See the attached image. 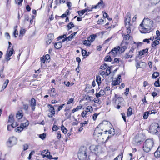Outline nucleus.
Returning a JSON list of instances; mask_svg holds the SVG:
<instances>
[{
	"instance_id": "f3484780",
	"label": "nucleus",
	"mask_w": 160,
	"mask_h": 160,
	"mask_svg": "<svg viewBox=\"0 0 160 160\" xmlns=\"http://www.w3.org/2000/svg\"><path fill=\"white\" fill-rule=\"evenodd\" d=\"M23 116V113L22 110L18 111L17 112L16 117L18 119H21Z\"/></svg>"
},
{
	"instance_id": "c756f323",
	"label": "nucleus",
	"mask_w": 160,
	"mask_h": 160,
	"mask_svg": "<svg viewBox=\"0 0 160 160\" xmlns=\"http://www.w3.org/2000/svg\"><path fill=\"white\" fill-rule=\"evenodd\" d=\"M159 73L158 72H154L152 75V78L156 79L159 76Z\"/></svg>"
},
{
	"instance_id": "e433bc0d",
	"label": "nucleus",
	"mask_w": 160,
	"mask_h": 160,
	"mask_svg": "<svg viewBox=\"0 0 160 160\" xmlns=\"http://www.w3.org/2000/svg\"><path fill=\"white\" fill-rule=\"evenodd\" d=\"M108 132V133L109 134H112L113 135L114 134V129L113 128H111L109 130L107 131L106 130L105 131V133L106 134V132Z\"/></svg>"
},
{
	"instance_id": "39448f33",
	"label": "nucleus",
	"mask_w": 160,
	"mask_h": 160,
	"mask_svg": "<svg viewBox=\"0 0 160 160\" xmlns=\"http://www.w3.org/2000/svg\"><path fill=\"white\" fill-rule=\"evenodd\" d=\"M159 128V124L156 122L152 123L150 126L149 131L152 134H156L158 132Z\"/></svg>"
},
{
	"instance_id": "f03ea898",
	"label": "nucleus",
	"mask_w": 160,
	"mask_h": 160,
	"mask_svg": "<svg viewBox=\"0 0 160 160\" xmlns=\"http://www.w3.org/2000/svg\"><path fill=\"white\" fill-rule=\"evenodd\" d=\"M86 147L81 146L79 150L78 157L80 160H89V156Z\"/></svg>"
},
{
	"instance_id": "09e8293b",
	"label": "nucleus",
	"mask_w": 160,
	"mask_h": 160,
	"mask_svg": "<svg viewBox=\"0 0 160 160\" xmlns=\"http://www.w3.org/2000/svg\"><path fill=\"white\" fill-rule=\"evenodd\" d=\"M29 124V122L28 121H27L26 122H24V123H21L20 125H21V126L23 127V128H25L26 127H27Z\"/></svg>"
},
{
	"instance_id": "e2e57ef3",
	"label": "nucleus",
	"mask_w": 160,
	"mask_h": 160,
	"mask_svg": "<svg viewBox=\"0 0 160 160\" xmlns=\"http://www.w3.org/2000/svg\"><path fill=\"white\" fill-rule=\"evenodd\" d=\"M76 61L78 62V68H79L80 63L81 62V59L79 57H77L76 58Z\"/></svg>"
},
{
	"instance_id": "a878e982",
	"label": "nucleus",
	"mask_w": 160,
	"mask_h": 160,
	"mask_svg": "<svg viewBox=\"0 0 160 160\" xmlns=\"http://www.w3.org/2000/svg\"><path fill=\"white\" fill-rule=\"evenodd\" d=\"M96 37L97 35L96 34L91 35L89 37H88V39L91 42H92L95 40Z\"/></svg>"
},
{
	"instance_id": "de8ad7c7",
	"label": "nucleus",
	"mask_w": 160,
	"mask_h": 160,
	"mask_svg": "<svg viewBox=\"0 0 160 160\" xmlns=\"http://www.w3.org/2000/svg\"><path fill=\"white\" fill-rule=\"evenodd\" d=\"M74 98H70L67 101L66 103L68 105L71 103L73 104L74 102Z\"/></svg>"
},
{
	"instance_id": "13d9d810",
	"label": "nucleus",
	"mask_w": 160,
	"mask_h": 160,
	"mask_svg": "<svg viewBox=\"0 0 160 160\" xmlns=\"http://www.w3.org/2000/svg\"><path fill=\"white\" fill-rule=\"evenodd\" d=\"M65 106V104H61L60 106H58V108L57 109V111L59 112Z\"/></svg>"
},
{
	"instance_id": "79ce46f5",
	"label": "nucleus",
	"mask_w": 160,
	"mask_h": 160,
	"mask_svg": "<svg viewBox=\"0 0 160 160\" xmlns=\"http://www.w3.org/2000/svg\"><path fill=\"white\" fill-rule=\"evenodd\" d=\"M160 77L158 78L157 80L155 82L154 84L155 87H159L160 86Z\"/></svg>"
},
{
	"instance_id": "c03bdc74",
	"label": "nucleus",
	"mask_w": 160,
	"mask_h": 160,
	"mask_svg": "<svg viewBox=\"0 0 160 160\" xmlns=\"http://www.w3.org/2000/svg\"><path fill=\"white\" fill-rule=\"evenodd\" d=\"M156 36H154L153 37L155 38V39H159V40L160 41V32L159 31H156Z\"/></svg>"
},
{
	"instance_id": "680f3d73",
	"label": "nucleus",
	"mask_w": 160,
	"mask_h": 160,
	"mask_svg": "<svg viewBox=\"0 0 160 160\" xmlns=\"http://www.w3.org/2000/svg\"><path fill=\"white\" fill-rule=\"evenodd\" d=\"M108 66L107 65L106 63H104V64L102 65L100 67V68L102 69H105L106 68H107V67Z\"/></svg>"
},
{
	"instance_id": "4be33fe9",
	"label": "nucleus",
	"mask_w": 160,
	"mask_h": 160,
	"mask_svg": "<svg viewBox=\"0 0 160 160\" xmlns=\"http://www.w3.org/2000/svg\"><path fill=\"white\" fill-rule=\"evenodd\" d=\"M132 109V108L131 107H129L128 109L127 112V117H129L133 114Z\"/></svg>"
},
{
	"instance_id": "bf43d9fd",
	"label": "nucleus",
	"mask_w": 160,
	"mask_h": 160,
	"mask_svg": "<svg viewBox=\"0 0 160 160\" xmlns=\"http://www.w3.org/2000/svg\"><path fill=\"white\" fill-rule=\"evenodd\" d=\"M74 27V24L71 22L69 23L67 25V27L68 29H71L72 28H73Z\"/></svg>"
},
{
	"instance_id": "864d4df0",
	"label": "nucleus",
	"mask_w": 160,
	"mask_h": 160,
	"mask_svg": "<svg viewBox=\"0 0 160 160\" xmlns=\"http://www.w3.org/2000/svg\"><path fill=\"white\" fill-rule=\"evenodd\" d=\"M40 61L41 62V64L42 66V65L43 64H44L45 63L46 61H47L45 59L44 57V56L40 58Z\"/></svg>"
},
{
	"instance_id": "8fccbe9b",
	"label": "nucleus",
	"mask_w": 160,
	"mask_h": 160,
	"mask_svg": "<svg viewBox=\"0 0 160 160\" xmlns=\"http://www.w3.org/2000/svg\"><path fill=\"white\" fill-rule=\"evenodd\" d=\"M104 61L106 62H111L112 61L111 57L109 55L106 56L104 58Z\"/></svg>"
},
{
	"instance_id": "4468645a",
	"label": "nucleus",
	"mask_w": 160,
	"mask_h": 160,
	"mask_svg": "<svg viewBox=\"0 0 160 160\" xmlns=\"http://www.w3.org/2000/svg\"><path fill=\"white\" fill-rule=\"evenodd\" d=\"M105 4L103 2L102 0H101V1H100L98 3L95 5H92L91 8L92 9L93 8H104L105 7Z\"/></svg>"
},
{
	"instance_id": "69168bd1",
	"label": "nucleus",
	"mask_w": 160,
	"mask_h": 160,
	"mask_svg": "<svg viewBox=\"0 0 160 160\" xmlns=\"http://www.w3.org/2000/svg\"><path fill=\"white\" fill-rule=\"evenodd\" d=\"M77 18V20L78 21H79V22L81 21H82V17H80V16L77 17V16H75L73 18L75 19V18Z\"/></svg>"
},
{
	"instance_id": "393cba45",
	"label": "nucleus",
	"mask_w": 160,
	"mask_h": 160,
	"mask_svg": "<svg viewBox=\"0 0 160 160\" xmlns=\"http://www.w3.org/2000/svg\"><path fill=\"white\" fill-rule=\"evenodd\" d=\"M18 124H17V122H15V125H12V124H11L10 125H8L7 126V129L8 131H11L12 128H14L16 127V126H18Z\"/></svg>"
},
{
	"instance_id": "6e6552de",
	"label": "nucleus",
	"mask_w": 160,
	"mask_h": 160,
	"mask_svg": "<svg viewBox=\"0 0 160 160\" xmlns=\"http://www.w3.org/2000/svg\"><path fill=\"white\" fill-rule=\"evenodd\" d=\"M131 31H127L126 33L122 32V36L123 37V40L122 41L124 42H128L131 37L130 34L131 33Z\"/></svg>"
},
{
	"instance_id": "c9c22d12",
	"label": "nucleus",
	"mask_w": 160,
	"mask_h": 160,
	"mask_svg": "<svg viewBox=\"0 0 160 160\" xmlns=\"http://www.w3.org/2000/svg\"><path fill=\"white\" fill-rule=\"evenodd\" d=\"M150 110H149L148 111H147L144 113L143 115V118L144 119H147L148 118L149 114H150Z\"/></svg>"
},
{
	"instance_id": "5fc2aeb1",
	"label": "nucleus",
	"mask_w": 160,
	"mask_h": 160,
	"mask_svg": "<svg viewBox=\"0 0 160 160\" xmlns=\"http://www.w3.org/2000/svg\"><path fill=\"white\" fill-rule=\"evenodd\" d=\"M44 57L45 59L47 61H46L47 63L48 62H49L50 61V58L49 54H47L45 55V56H44Z\"/></svg>"
},
{
	"instance_id": "9b49d317",
	"label": "nucleus",
	"mask_w": 160,
	"mask_h": 160,
	"mask_svg": "<svg viewBox=\"0 0 160 160\" xmlns=\"http://www.w3.org/2000/svg\"><path fill=\"white\" fill-rule=\"evenodd\" d=\"M119 50L120 48L119 47H115L112 49L108 53L111 54L112 57H114L117 55L118 52H119Z\"/></svg>"
},
{
	"instance_id": "dca6fc26",
	"label": "nucleus",
	"mask_w": 160,
	"mask_h": 160,
	"mask_svg": "<svg viewBox=\"0 0 160 160\" xmlns=\"http://www.w3.org/2000/svg\"><path fill=\"white\" fill-rule=\"evenodd\" d=\"M64 111L65 112V115L68 118L71 117L72 112L70 111V108L66 107L64 110Z\"/></svg>"
},
{
	"instance_id": "49530a36",
	"label": "nucleus",
	"mask_w": 160,
	"mask_h": 160,
	"mask_svg": "<svg viewBox=\"0 0 160 160\" xmlns=\"http://www.w3.org/2000/svg\"><path fill=\"white\" fill-rule=\"evenodd\" d=\"M120 82L119 80L117 79L112 81V84L113 86H116L119 84Z\"/></svg>"
},
{
	"instance_id": "473e14b6",
	"label": "nucleus",
	"mask_w": 160,
	"mask_h": 160,
	"mask_svg": "<svg viewBox=\"0 0 160 160\" xmlns=\"http://www.w3.org/2000/svg\"><path fill=\"white\" fill-rule=\"evenodd\" d=\"M70 13L69 12V10H67L65 13L62 14L61 16H60L61 18H66L68 15H70Z\"/></svg>"
},
{
	"instance_id": "f257e3e1",
	"label": "nucleus",
	"mask_w": 160,
	"mask_h": 160,
	"mask_svg": "<svg viewBox=\"0 0 160 160\" xmlns=\"http://www.w3.org/2000/svg\"><path fill=\"white\" fill-rule=\"evenodd\" d=\"M153 22L151 19L144 18L139 25V29L151 30L153 27Z\"/></svg>"
},
{
	"instance_id": "2eb2a0df",
	"label": "nucleus",
	"mask_w": 160,
	"mask_h": 160,
	"mask_svg": "<svg viewBox=\"0 0 160 160\" xmlns=\"http://www.w3.org/2000/svg\"><path fill=\"white\" fill-rule=\"evenodd\" d=\"M16 122H15L14 118V116L12 114H10L9 116L8 120V123L12 124V125H15Z\"/></svg>"
},
{
	"instance_id": "f704fd0d",
	"label": "nucleus",
	"mask_w": 160,
	"mask_h": 160,
	"mask_svg": "<svg viewBox=\"0 0 160 160\" xmlns=\"http://www.w3.org/2000/svg\"><path fill=\"white\" fill-rule=\"evenodd\" d=\"M133 56V54H131L129 52L126 53L125 56L124 58L125 59H128V58H130L132 57Z\"/></svg>"
},
{
	"instance_id": "20e7f679",
	"label": "nucleus",
	"mask_w": 160,
	"mask_h": 160,
	"mask_svg": "<svg viewBox=\"0 0 160 160\" xmlns=\"http://www.w3.org/2000/svg\"><path fill=\"white\" fill-rule=\"evenodd\" d=\"M131 14L129 12H128L124 18L125 25L127 30L132 29V25L131 24Z\"/></svg>"
},
{
	"instance_id": "774afa93",
	"label": "nucleus",
	"mask_w": 160,
	"mask_h": 160,
	"mask_svg": "<svg viewBox=\"0 0 160 160\" xmlns=\"http://www.w3.org/2000/svg\"><path fill=\"white\" fill-rule=\"evenodd\" d=\"M121 115H122V118H123V120L125 122H126V117L125 114L124 112H122L121 113Z\"/></svg>"
},
{
	"instance_id": "1a4fd4ad",
	"label": "nucleus",
	"mask_w": 160,
	"mask_h": 160,
	"mask_svg": "<svg viewBox=\"0 0 160 160\" xmlns=\"http://www.w3.org/2000/svg\"><path fill=\"white\" fill-rule=\"evenodd\" d=\"M29 105L32 111H34L37 105L36 101L35 99L32 98L29 102Z\"/></svg>"
},
{
	"instance_id": "a18cd8bd",
	"label": "nucleus",
	"mask_w": 160,
	"mask_h": 160,
	"mask_svg": "<svg viewBox=\"0 0 160 160\" xmlns=\"http://www.w3.org/2000/svg\"><path fill=\"white\" fill-rule=\"evenodd\" d=\"M82 54L83 57H87L88 56L87 51L86 50L83 49L82 50Z\"/></svg>"
},
{
	"instance_id": "2f4dec72",
	"label": "nucleus",
	"mask_w": 160,
	"mask_h": 160,
	"mask_svg": "<svg viewBox=\"0 0 160 160\" xmlns=\"http://www.w3.org/2000/svg\"><path fill=\"white\" fill-rule=\"evenodd\" d=\"M91 43L90 41L88 39V40H84L83 41V44L87 46H90Z\"/></svg>"
},
{
	"instance_id": "c85d7f7f",
	"label": "nucleus",
	"mask_w": 160,
	"mask_h": 160,
	"mask_svg": "<svg viewBox=\"0 0 160 160\" xmlns=\"http://www.w3.org/2000/svg\"><path fill=\"white\" fill-rule=\"evenodd\" d=\"M88 114V113L86 112V111L83 110L81 113V115L83 118L84 119L87 117Z\"/></svg>"
},
{
	"instance_id": "4d7b16f0",
	"label": "nucleus",
	"mask_w": 160,
	"mask_h": 160,
	"mask_svg": "<svg viewBox=\"0 0 160 160\" xmlns=\"http://www.w3.org/2000/svg\"><path fill=\"white\" fill-rule=\"evenodd\" d=\"M100 113H98L97 114L96 113H95L93 114L92 115V119L94 121H95L96 120L97 117L98 115L100 114Z\"/></svg>"
},
{
	"instance_id": "bb28decb",
	"label": "nucleus",
	"mask_w": 160,
	"mask_h": 160,
	"mask_svg": "<svg viewBox=\"0 0 160 160\" xmlns=\"http://www.w3.org/2000/svg\"><path fill=\"white\" fill-rule=\"evenodd\" d=\"M82 105H79L77 106L76 108H74L72 110V113H73L75 112L78 111L79 110L81 109L82 108Z\"/></svg>"
},
{
	"instance_id": "ea45409f",
	"label": "nucleus",
	"mask_w": 160,
	"mask_h": 160,
	"mask_svg": "<svg viewBox=\"0 0 160 160\" xmlns=\"http://www.w3.org/2000/svg\"><path fill=\"white\" fill-rule=\"evenodd\" d=\"M61 128L62 132L63 133L65 134H66L67 133V130L63 124H62L61 125Z\"/></svg>"
},
{
	"instance_id": "ddd939ff",
	"label": "nucleus",
	"mask_w": 160,
	"mask_h": 160,
	"mask_svg": "<svg viewBox=\"0 0 160 160\" xmlns=\"http://www.w3.org/2000/svg\"><path fill=\"white\" fill-rule=\"evenodd\" d=\"M152 40V42L151 44V46L152 48L155 49L156 48V46L160 44L159 39H155V38L153 37V38Z\"/></svg>"
},
{
	"instance_id": "37998d69",
	"label": "nucleus",
	"mask_w": 160,
	"mask_h": 160,
	"mask_svg": "<svg viewBox=\"0 0 160 160\" xmlns=\"http://www.w3.org/2000/svg\"><path fill=\"white\" fill-rule=\"evenodd\" d=\"M23 129V128L20 125V126L18 127L17 128L15 129V131L17 132H20L22 131Z\"/></svg>"
},
{
	"instance_id": "423d86ee",
	"label": "nucleus",
	"mask_w": 160,
	"mask_h": 160,
	"mask_svg": "<svg viewBox=\"0 0 160 160\" xmlns=\"http://www.w3.org/2000/svg\"><path fill=\"white\" fill-rule=\"evenodd\" d=\"M17 139L14 136L10 137L7 141V145L10 147H11L16 144L17 142Z\"/></svg>"
},
{
	"instance_id": "603ef678",
	"label": "nucleus",
	"mask_w": 160,
	"mask_h": 160,
	"mask_svg": "<svg viewBox=\"0 0 160 160\" xmlns=\"http://www.w3.org/2000/svg\"><path fill=\"white\" fill-rule=\"evenodd\" d=\"M65 1L64 0H56L55 3L56 5H58L61 3H64Z\"/></svg>"
},
{
	"instance_id": "338daca9",
	"label": "nucleus",
	"mask_w": 160,
	"mask_h": 160,
	"mask_svg": "<svg viewBox=\"0 0 160 160\" xmlns=\"http://www.w3.org/2000/svg\"><path fill=\"white\" fill-rule=\"evenodd\" d=\"M143 142V141L142 140H139L138 141H136V144L137 146H139L141 145Z\"/></svg>"
},
{
	"instance_id": "58836bf2",
	"label": "nucleus",
	"mask_w": 160,
	"mask_h": 160,
	"mask_svg": "<svg viewBox=\"0 0 160 160\" xmlns=\"http://www.w3.org/2000/svg\"><path fill=\"white\" fill-rule=\"evenodd\" d=\"M102 13L103 14V16L104 17L107 18V19H108L109 21H111L112 20V19L109 18L108 14L105 11H103Z\"/></svg>"
},
{
	"instance_id": "aec40b11",
	"label": "nucleus",
	"mask_w": 160,
	"mask_h": 160,
	"mask_svg": "<svg viewBox=\"0 0 160 160\" xmlns=\"http://www.w3.org/2000/svg\"><path fill=\"white\" fill-rule=\"evenodd\" d=\"M154 155L157 158H160V147H159L157 150L155 152Z\"/></svg>"
},
{
	"instance_id": "0e129e2a",
	"label": "nucleus",
	"mask_w": 160,
	"mask_h": 160,
	"mask_svg": "<svg viewBox=\"0 0 160 160\" xmlns=\"http://www.w3.org/2000/svg\"><path fill=\"white\" fill-rule=\"evenodd\" d=\"M59 129L58 127L56 125H53L52 128V131H56Z\"/></svg>"
},
{
	"instance_id": "6ab92c4d",
	"label": "nucleus",
	"mask_w": 160,
	"mask_h": 160,
	"mask_svg": "<svg viewBox=\"0 0 160 160\" xmlns=\"http://www.w3.org/2000/svg\"><path fill=\"white\" fill-rule=\"evenodd\" d=\"M93 108L91 106H87L85 108V110L88 114L91 113L93 111Z\"/></svg>"
},
{
	"instance_id": "7ed1b4c3",
	"label": "nucleus",
	"mask_w": 160,
	"mask_h": 160,
	"mask_svg": "<svg viewBox=\"0 0 160 160\" xmlns=\"http://www.w3.org/2000/svg\"><path fill=\"white\" fill-rule=\"evenodd\" d=\"M154 143L153 139H147L143 143L142 147L143 151L146 152H150L153 147Z\"/></svg>"
},
{
	"instance_id": "cd10ccee",
	"label": "nucleus",
	"mask_w": 160,
	"mask_h": 160,
	"mask_svg": "<svg viewBox=\"0 0 160 160\" xmlns=\"http://www.w3.org/2000/svg\"><path fill=\"white\" fill-rule=\"evenodd\" d=\"M77 32L72 33L70 35L67 37L68 41H70L73 38L74 36L77 33Z\"/></svg>"
},
{
	"instance_id": "3c124183",
	"label": "nucleus",
	"mask_w": 160,
	"mask_h": 160,
	"mask_svg": "<svg viewBox=\"0 0 160 160\" xmlns=\"http://www.w3.org/2000/svg\"><path fill=\"white\" fill-rule=\"evenodd\" d=\"M111 73V68L108 67L106 70L105 74L106 76L109 75Z\"/></svg>"
},
{
	"instance_id": "9d476101",
	"label": "nucleus",
	"mask_w": 160,
	"mask_h": 160,
	"mask_svg": "<svg viewBox=\"0 0 160 160\" xmlns=\"http://www.w3.org/2000/svg\"><path fill=\"white\" fill-rule=\"evenodd\" d=\"M48 106L49 108V111L51 113L50 115H48V116L49 118H52L55 116V109L54 106L51 104H48Z\"/></svg>"
},
{
	"instance_id": "f8f14e48",
	"label": "nucleus",
	"mask_w": 160,
	"mask_h": 160,
	"mask_svg": "<svg viewBox=\"0 0 160 160\" xmlns=\"http://www.w3.org/2000/svg\"><path fill=\"white\" fill-rule=\"evenodd\" d=\"M26 31H20L19 34L18 35V31H14L13 34L15 38L19 36L20 39H21L22 37L24 35Z\"/></svg>"
},
{
	"instance_id": "412c9836",
	"label": "nucleus",
	"mask_w": 160,
	"mask_h": 160,
	"mask_svg": "<svg viewBox=\"0 0 160 160\" xmlns=\"http://www.w3.org/2000/svg\"><path fill=\"white\" fill-rule=\"evenodd\" d=\"M100 129L98 128H96L94 131V135L96 136H98V137L99 136H101L102 134V132H99Z\"/></svg>"
},
{
	"instance_id": "6e6d98bb",
	"label": "nucleus",
	"mask_w": 160,
	"mask_h": 160,
	"mask_svg": "<svg viewBox=\"0 0 160 160\" xmlns=\"http://www.w3.org/2000/svg\"><path fill=\"white\" fill-rule=\"evenodd\" d=\"M54 38V35L52 33H49L48 35V39L51 40L52 41Z\"/></svg>"
},
{
	"instance_id": "a211bd4d",
	"label": "nucleus",
	"mask_w": 160,
	"mask_h": 160,
	"mask_svg": "<svg viewBox=\"0 0 160 160\" xmlns=\"http://www.w3.org/2000/svg\"><path fill=\"white\" fill-rule=\"evenodd\" d=\"M54 48L57 49H60L62 46V43L61 42H57L54 43Z\"/></svg>"
},
{
	"instance_id": "7c9ffc66",
	"label": "nucleus",
	"mask_w": 160,
	"mask_h": 160,
	"mask_svg": "<svg viewBox=\"0 0 160 160\" xmlns=\"http://www.w3.org/2000/svg\"><path fill=\"white\" fill-rule=\"evenodd\" d=\"M96 80L98 85H99L101 83V78L99 75H97Z\"/></svg>"
},
{
	"instance_id": "b1692460",
	"label": "nucleus",
	"mask_w": 160,
	"mask_h": 160,
	"mask_svg": "<svg viewBox=\"0 0 160 160\" xmlns=\"http://www.w3.org/2000/svg\"><path fill=\"white\" fill-rule=\"evenodd\" d=\"M13 52L14 49L12 47L11 48L10 50L8 51V50L7 51V57H9L11 56L13 54Z\"/></svg>"
},
{
	"instance_id": "052dcab7",
	"label": "nucleus",
	"mask_w": 160,
	"mask_h": 160,
	"mask_svg": "<svg viewBox=\"0 0 160 160\" xmlns=\"http://www.w3.org/2000/svg\"><path fill=\"white\" fill-rule=\"evenodd\" d=\"M29 106L27 104H24L23 105V108L25 111L28 110Z\"/></svg>"
},
{
	"instance_id": "0eeeda50",
	"label": "nucleus",
	"mask_w": 160,
	"mask_h": 160,
	"mask_svg": "<svg viewBox=\"0 0 160 160\" xmlns=\"http://www.w3.org/2000/svg\"><path fill=\"white\" fill-rule=\"evenodd\" d=\"M129 44L128 42H124L122 41L120 46H118L120 48L119 52L122 53L127 48Z\"/></svg>"
},
{
	"instance_id": "5701e85b",
	"label": "nucleus",
	"mask_w": 160,
	"mask_h": 160,
	"mask_svg": "<svg viewBox=\"0 0 160 160\" xmlns=\"http://www.w3.org/2000/svg\"><path fill=\"white\" fill-rule=\"evenodd\" d=\"M148 48L140 50L139 52V55L142 56L148 52Z\"/></svg>"
},
{
	"instance_id": "72a5a7b5",
	"label": "nucleus",
	"mask_w": 160,
	"mask_h": 160,
	"mask_svg": "<svg viewBox=\"0 0 160 160\" xmlns=\"http://www.w3.org/2000/svg\"><path fill=\"white\" fill-rule=\"evenodd\" d=\"M123 158V155L122 153H121L119 154L114 159V160H122Z\"/></svg>"
},
{
	"instance_id": "a19ab883",
	"label": "nucleus",
	"mask_w": 160,
	"mask_h": 160,
	"mask_svg": "<svg viewBox=\"0 0 160 160\" xmlns=\"http://www.w3.org/2000/svg\"><path fill=\"white\" fill-rule=\"evenodd\" d=\"M149 2L152 4L156 5L160 2V0H149Z\"/></svg>"
},
{
	"instance_id": "4c0bfd02",
	"label": "nucleus",
	"mask_w": 160,
	"mask_h": 160,
	"mask_svg": "<svg viewBox=\"0 0 160 160\" xmlns=\"http://www.w3.org/2000/svg\"><path fill=\"white\" fill-rule=\"evenodd\" d=\"M9 82V81L8 79H7L6 80L2 87V90H4L6 88Z\"/></svg>"
}]
</instances>
